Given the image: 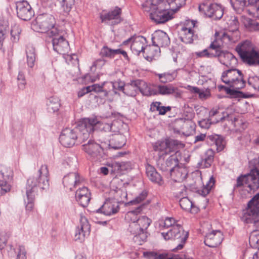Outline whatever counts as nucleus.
Masks as SVG:
<instances>
[{"label": "nucleus", "mask_w": 259, "mask_h": 259, "mask_svg": "<svg viewBox=\"0 0 259 259\" xmlns=\"http://www.w3.org/2000/svg\"><path fill=\"white\" fill-rule=\"evenodd\" d=\"M49 176L48 166L44 165H41L36 176L30 177L27 180L26 196L28 201L25 206L26 211H31L33 208L34 192L37 187L42 190H46L49 188Z\"/></svg>", "instance_id": "obj_1"}, {"label": "nucleus", "mask_w": 259, "mask_h": 259, "mask_svg": "<svg viewBox=\"0 0 259 259\" xmlns=\"http://www.w3.org/2000/svg\"><path fill=\"white\" fill-rule=\"evenodd\" d=\"M235 50L244 63L249 66L259 65V51L255 50L250 41L246 40L239 43Z\"/></svg>", "instance_id": "obj_2"}, {"label": "nucleus", "mask_w": 259, "mask_h": 259, "mask_svg": "<svg viewBox=\"0 0 259 259\" xmlns=\"http://www.w3.org/2000/svg\"><path fill=\"white\" fill-rule=\"evenodd\" d=\"M151 220L147 217H139L137 222L130 223L128 231L134 235L133 240L138 245H142L147 238V230L151 223Z\"/></svg>", "instance_id": "obj_3"}, {"label": "nucleus", "mask_w": 259, "mask_h": 259, "mask_svg": "<svg viewBox=\"0 0 259 259\" xmlns=\"http://www.w3.org/2000/svg\"><path fill=\"white\" fill-rule=\"evenodd\" d=\"M241 220L245 223L252 224L254 230H259V192L248 202Z\"/></svg>", "instance_id": "obj_4"}, {"label": "nucleus", "mask_w": 259, "mask_h": 259, "mask_svg": "<svg viewBox=\"0 0 259 259\" xmlns=\"http://www.w3.org/2000/svg\"><path fill=\"white\" fill-rule=\"evenodd\" d=\"M101 124L97 118H86L80 120L74 128L78 134V142H85L88 141L91 135L94 131V126Z\"/></svg>", "instance_id": "obj_5"}, {"label": "nucleus", "mask_w": 259, "mask_h": 259, "mask_svg": "<svg viewBox=\"0 0 259 259\" xmlns=\"http://www.w3.org/2000/svg\"><path fill=\"white\" fill-rule=\"evenodd\" d=\"M221 79L225 83L236 90L243 88L246 83L242 72L236 68L228 69L224 71Z\"/></svg>", "instance_id": "obj_6"}, {"label": "nucleus", "mask_w": 259, "mask_h": 259, "mask_svg": "<svg viewBox=\"0 0 259 259\" xmlns=\"http://www.w3.org/2000/svg\"><path fill=\"white\" fill-rule=\"evenodd\" d=\"M246 185L250 191H256L259 188V169L255 167L250 172L238 177L236 184L234 186V190Z\"/></svg>", "instance_id": "obj_7"}, {"label": "nucleus", "mask_w": 259, "mask_h": 259, "mask_svg": "<svg viewBox=\"0 0 259 259\" xmlns=\"http://www.w3.org/2000/svg\"><path fill=\"white\" fill-rule=\"evenodd\" d=\"M189 233L184 230L182 226L180 224H176L167 232L161 233V235L165 240H177L180 243L173 250L176 251L181 249L184 244L188 237Z\"/></svg>", "instance_id": "obj_8"}, {"label": "nucleus", "mask_w": 259, "mask_h": 259, "mask_svg": "<svg viewBox=\"0 0 259 259\" xmlns=\"http://www.w3.org/2000/svg\"><path fill=\"white\" fill-rule=\"evenodd\" d=\"M52 36V42L53 49L58 53L62 55H65L68 53L70 47L68 41L64 38L65 32L61 29L53 28L50 32Z\"/></svg>", "instance_id": "obj_9"}, {"label": "nucleus", "mask_w": 259, "mask_h": 259, "mask_svg": "<svg viewBox=\"0 0 259 259\" xmlns=\"http://www.w3.org/2000/svg\"><path fill=\"white\" fill-rule=\"evenodd\" d=\"M199 11L206 16L214 20L220 19L224 14V9L221 5L208 2L200 4Z\"/></svg>", "instance_id": "obj_10"}, {"label": "nucleus", "mask_w": 259, "mask_h": 259, "mask_svg": "<svg viewBox=\"0 0 259 259\" xmlns=\"http://www.w3.org/2000/svg\"><path fill=\"white\" fill-rule=\"evenodd\" d=\"M123 181L117 178H114L111 182L110 187L111 190V195H112L113 199L117 204L123 203L127 200V193L123 187Z\"/></svg>", "instance_id": "obj_11"}, {"label": "nucleus", "mask_w": 259, "mask_h": 259, "mask_svg": "<svg viewBox=\"0 0 259 259\" xmlns=\"http://www.w3.org/2000/svg\"><path fill=\"white\" fill-rule=\"evenodd\" d=\"M179 141L172 139H166L165 141H159L153 145V149L158 152L160 157L170 154L178 150Z\"/></svg>", "instance_id": "obj_12"}, {"label": "nucleus", "mask_w": 259, "mask_h": 259, "mask_svg": "<svg viewBox=\"0 0 259 259\" xmlns=\"http://www.w3.org/2000/svg\"><path fill=\"white\" fill-rule=\"evenodd\" d=\"M82 150L88 155L90 158L98 160L102 157L103 149L101 145L94 140L90 139L82 146Z\"/></svg>", "instance_id": "obj_13"}, {"label": "nucleus", "mask_w": 259, "mask_h": 259, "mask_svg": "<svg viewBox=\"0 0 259 259\" xmlns=\"http://www.w3.org/2000/svg\"><path fill=\"white\" fill-rule=\"evenodd\" d=\"M40 30L42 33H47L50 37L52 34L50 33L53 28L61 29L59 27L55 26V18L51 15L45 14L38 17L37 18Z\"/></svg>", "instance_id": "obj_14"}, {"label": "nucleus", "mask_w": 259, "mask_h": 259, "mask_svg": "<svg viewBox=\"0 0 259 259\" xmlns=\"http://www.w3.org/2000/svg\"><path fill=\"white\" fill-rule=\"evenodd\" d=\"M0 174L3 180H0V195H3L11 190V186L7 181L11 180L13 177V171L10 167L1 164L0 165Z\"/></svg>", "instance_id": "obj_15"}, {"label": "nucleus", "mask_w": 259, "mask_h": 259, "mask_svg": "<svg viewBox=\"0 0 259 259\" xmlns=\"http://www.w3.org/2000/svg\"><path fill=\"white\" fill-rule=\"evenodd\" d=\"M18 17L24 21L30 20L34 13L31 6L26 1L17 2L16 3Z\"/></svg>", "instance_id": "obj_16"}, {"label": "nucleus", "mask_w": 259, "mask_h": 259, "mask_svg": "<svg viewBox=\"0 0 259 259\" xmlns=\"http://www.w3.org/2000/svg\"><path fill=\"white\" fill-rule=\"evenodd\" d=\"M60 143L64 147H69L73 146L76 141H78V134L75 129L66 128L63 130L60 136Z\"/></svg>", "instance_id": "obj_17"}, {"label": "nucleus", "mask_w": 259, "mask_h": 259, "mask_svg": "<svg viewBox=\"0 0 259 259\" xmlns=\"http://www.w3.org/2000/svg\"><path fill=\"white\" fill-rule=\"evenodd\" d=\"M209 115L210 120H211L213 124L224 120L232 121L235 123L238 120L237 118H233L232 115L229 114L227 112L224 111L223 109L220 108H212L209 111Z\"/></svg>", "instance_id": "obj_18"}, {"label": "nucleus", "mask_w": 259, "mask_h": 259, "mask_svg": "<svg viewBox=\"0 0 259 259\" xmlns=\"http://www.w3.org/2000/svg\"><path fill=\"white\" fill-rule=\"evenodd\" d=\"M121 14V9L118 7H116L113 10H111L107 13L101 14L100 19L102 22L113 20L112 24L116 25L122 21Z\"/></svg>", "instance_id": "obj_19"}, {"label": "nucleus", "mask_w": 259, "mask_h": 259, "mask_svg": "<svg viewBox=\"0 0 259 259\" xmlns=\"http://www.w3.org/2000/svg\"><path fill=\"white\" fill-rule=\"evenodd\" d=\"M188 171L186 167L183 165H178L175 168L171 169L170 175L173 180L178 182L182 188V190L185 188V186L181 184L187 177Z\"/></svg>", "instance_id": "obj_20"}, {"label": "nucleus", "mask_w": 259, "mask_h": 259, "mask_svg": "<svg viewBox=\"0 0 259 259\" xmlns=\"http://www.w3.org/2000/svg\"><path fill=\"white\" fill-rule=\"evenodd\" d=\"M62 182L64 187L70 191H72L76 186L80 184L81 181L79 174L74 172H70L65 176Z\"/></svg>", "instance_id": "obj_21"}, {"label": "nucleus", "mask_w": 259, "mask_h": 259, "mask_svg": "<svg viewBox=\"0 0 259 259\" xmlns=\"http://www.w3.org/2000/svg\"><path fill=\"white\" fill-rule=\"evenodd\" d=\"M90 233V225L85 217H81L80 219V226L76 229L75 240H82Z\"/></svg>", "instance_id": "obj_22"}, {"label": "nucleus", "mask_w": 259, "mask_h": 259, "mask_svg": "<svg viewBox=\"0 0 259 259\" xmlns=\"http://www.w3.org/2000/svg\"><path fill=\"white\" fill-rule=\"evenodd\" d=\"M152 44L156 46L159 50V47H165L170 44V39L167 34L163 31H156L152 37Z\"/></svg>", "instance_id": "obj_23"}, {"label": "nucleus", "mask_w": 259, "mask_h": 259, "mask_svg": "<svg viewBox=\"0 0 259 259\" xmlns=\"http://www.w3.org/2000/svg\"><path fill=\"white\" fill-rule=\"evenodd\" d=\"M223 240L222 234L220 231H213L208 233L205 238L204 243L210 247H216Z\"/></svg>", "instance_id": "obj_24"}, {"label": "nucleus", "mask_w": 259, "mask_h": 259, "mask_svg": "<svg viewBox=\"0 0 259 259\" xmlns=\"http://www.w3.org/2000/svg\"><path fill=\"white\" fill-rule=\"evenodd\" d=\"M142 84H144V81L141 79L131 80L130 82L125 83L123 93L128 96H136Z\"/></svg>", "instance_id": "obj_25"}, {"label": "nucleus", "mask_w": 259, "mask_h": 259, "mask_svg": "<svg viewBox=\"0 0 259 259\" xmlns=\"http://www.w3.org/2000/svg\"><path fill=\"white\" fill-rule=\"evenodd\" d=\"M180 157V153L178 150L171 153L169 157L166 160L164 163L161 164V170L163 171L169 170L170 172L171 169L175 168L179 165Z\"/></svg>", "instance_id": "obj_26"}, {"label": "nucleus", "mask_w": 259, "mask_h": 259, "mask_svg": "<svg viewBox=\"0 0 259 259\" xmlns=\"http://www.w3.org/2000/svg\"><path fill=\"white\" fill-rule=\"evenodd\" d=\"M119 210V205L115 202L106 200L102 206L96 210L97 213H102L106 215H111L116 213Z\"/></svg>", "instance_id": "obj_27"}, {"label": "nucleus", "mask_w": 259, "mask_h": 259, "mask_svg": "<svg viewBox=\"0 0 259 259\" xmlns=\"http://www.w3.org/2000/svg\"><path fill=\"white\" fill-rule=\"evenodd\" d=\"M197 36L194 35V31L191 28L183 27L179 32V38L186 44H192Z\"/></svg>", "instance_id": "obj_28"}, {"label": "nucleus", "mask_w": 259, "mask_h": 259, "mask_svg": "<svg viewBox=\"0 0 259 259\" xmlns=\"http://www.w3.org/2000/svg\"><path fill=\"white\" fill-rule=\"evenodd\" d=\"M146 173L147 177L151 182L159 185H161L163 183L162 177L152 165L147 164L146 165Z\"/></svg>", "instance_id": "obj_29"}, {"label": "nucleus", "mask_w": 259, "mask_h": 259, "mask_svg": "<svg viewBox=\"0 0 259 259\" xmlns=\"http://www.w3.org/2000/svg\"><path fill=\"white\" fill-rule=\"evenodd\" d=\"M214 159V151L211 149H208L204 155L201 157V160L197 165L199 168H207L211 166Z\"/></svg>", "instance_id": "obj_30"}, {"label": "nucleus", "mask_w": 259, "mask_h": 259, "mask_svg": "<svg viewBox=\"0 0 259 259\" xmlns=\"http://www.w3.org/2000/svg\"><path fill=\"white\" fill-rule=\"evenodd\" d=\"M133 165L130 161H116L112 163V172H123L132 168Z\"/></svg>", "instance_id": "obj_31"}, {"label": "nucleus", "mask_w": 259, "mask_h": 259, "mask_svg": "<svg viewBox=\"0 0 259 259\" xmlns=\"http://www.w3.org/2000/svg\"><path fill=\"white\" fill-rule=\"evenodd\" d=\"M109 143V146L112 149H120L125 144V138L122 135L115 134L110 140Z\"/></svg>", "instance_id": "obj_32"}, {"label": "nucleus", "mask_w": 259, "mask_h": 259, "mask_svg": "<svg viewBox=\"0 0 259 259\" xmlns=\"http://www.w3.org/2000/svg\"><path fill=\"white\" fill-rule=\"evenodd\" d=\"M159 82L162 83H166L174 80L177 76V70L171 72H164L161 73H155Z\"/></svg>", "instance_id": "obj_33"}, {"label": "nucleus", "mask_w": 259, "mask_h": 259, "mask_svg": "<svg viewBox=\"0 0 259 259\" xmlns=\"http://www.w3.org/2000/svg\"><path fill=\"white\" fill-rule=\"evenodd\" d=\"M173 12L169 11H163L160 16L154 13L152 15V20L156 24L164 23L172 18Z\"/></svg>", "instance_id": "obj_34"}, {"label": "nucleus", "mask_w": 259, "mask_h": 259, "mask_svg": "<svg viewBox=\"0 0 259 259\" xmlns=\"http://www.w3.org/2000/svg\"><path fill=\"white\" fill-rule=\"evenodd\" d=\"M146 40V38L143 36L135 40L131 46L133 52L138 55L141 52L145 53V47L144 42Z\"/></svg>", "instance_id": "obj_35"}, {"label": "nucleus", "mask_w": 259, "mask_h": 259, "mask_svg": "<svg viewBox=\"0 0 259 259\" xmlns=\"http://www.w3.org/2000/svg\"><path fill=\"white\" fill-rule=\"evenodd\" d=\"M223 56L226 60H223L222 58H220V62L229 69L235 68V66L237 63V60L234 55L231 53L226 52L224 53Z\"/></svg>", "instance_id": "obj_36"}, {"label": "nucleus", "mask_w": 259, "mask_h": 259, "mask_svg": "<svg viewBox=\"0 0 259 259\" xmlns=\"http://www.w3.org/2000/svg\"><path fill=\"white\" fill-rule=\"evenodd\" d=\"M26 54L27 65L30 68H33L36 63V59L35 48L32 46H27L26 49Z\"/></svg>", "instance_id": "obj_37"}, {"label": "nucleus", "mask_w": 259, "mask_h": 259, "mask_svg": "<svg viewBox=\"0 0 259 259\" xmlns=\"http://www.w3.org/2000/svg\"><path fill=\"white\" fill-rule=\"evenodd\" d=\"M47 110L50 113L57 112L60 107V100L57 97H51L47 101Z\"/></svg>", "instance_id": "obj_38"}, {"label": "nucleus", "mask_w": 259, "mask_h": 259, "mask_svg": "<svg viewBox=\"0 0 259 259\" xmlns=\"http://www.w3.org/2000/svg\"><path fill=\"white\" fill-rule=\"evenodd\" d=\"M178 90L177 88L174 87L172 84L168 85H156L157 95H168L174 94Z\"/></svg>", "instance_id": "obj_39"}, {"label": "nucleus", "mask_w": 259, "mask_h": 259, "mask_svg": "<svg viewBox=\"0 0 259 259\" xmlns=\"http://www.w3.org/2000/svg\"><path fill=\"white\" fill-rule=\"evenodd\" d=\"M144 207V204H141L135 209L128 211L125 215V219L128 222H131V223L137 222L139 218L138 215L142 210Z\"/></svg>", "instance_id": "obj_40"}, {"label": "nucleus", "mask_w": 259, "mask_h": 259, "mask_svg": "<svg viewBox=\"0 0 259 259\" xmlns=\"http://www.w3.org/2000/svg\"><path fill=\"white\" fill-rule=\"evenodd\" d=\"M179 203L181 208L186 211H191L192 212L197 211L198 208L195 207L193 203L187 197L181 198Z\"/></svg>", "instance_id": "obj_41"}, {"label": "nucleus", "mask_w": 259, "mask_h": 259, "mask_svg": "<svg viewBox=\"0 0 259 259\" xmlns=\"http://www.w3.org/2000/svg\"><path fill=\"white\" fill-rule=\"evenodd\" d=\"M144 256L148 259H176L166 253L158 254L154 251H147L143 253Z\"/></svg>", "instance_id": "obj_42"}, {"label": "nucleus", "mask_w": 259, "mask_h": 259, "mask_svg": "<svg viewBox=\"0 0 259 259\" xmlns=\"http://www.w3.org/2000/svg\"><path fill=\"white\" fill-rule=\"evenodd\" d=\"M166 2V1L164 0H152L150 9L154 10L169 11L170 7L168 5Z\"/></svg>", "instance_id": "obj_43"}, {"label": "nucleus", "mask_w": 259, "mask_h": 259, "mask_svg": "<svg viewBox=\"0 0 259 259\" xmlns=\"http://www.w3.org/2000/svg\"><path fill=\"white\" fill-rule=\"evenodd\" d=\"M150 110L152 111H158L160 115H164L167 111L171 110V107L170 106H161V102H155L151 104Z\"/></svg>", "instance_id": "obj_44"}, {"label": "nucleus", "mask_w": 259, "mask_h": 259, "mask_svg": "<svg viewBox=\"0 0 259 259\" xmlns=\"http://www.w3.org/2000/svg\"><path fill=\"white\" fill-rule=\"evenodd\" d=\"M139 91L144 96H151L157 95L156 91V86L151 87L147 85L144 81V84H142L139 88Z\"/></svg>", "instance_id": "obj_45"}, {"label": "nucleus", "mask_w": 259, "mask_h": 259, "mask_svg": "<svg viewBox=\"0 0 259 259\" xmlns=\"http://www.w3.org/2000/svg\"><path fill=\"white\" fill-rule=\"evenodd\" d=\"M208 53L215 55L213 58L221 57L224 54V51L221 50V46L217 41H213L208 48Z\"/></svg>", "instance_id": "obj_46"}, {"label": "nucleus", "mask_w": 259, "mask_h": 259, "mask_svg": "<svg viewBox=\"0 0 259 259\" xmlns=\"http://www.w3.org/2000/svg\"><path fill=\"white\" fill-rule=\"evenodd\" d=\"M177 221L173 218L167 217L164 220L159 221L158 222V228L162 230L165 228H173L177 224Z\"/></svg>", "instance_id": "obj_47"}, {"label": "nucleus", "mask_w": 259, "mask_h": 259, "mask_svg": "<svg viewBox=\"0 0 259 259\" xmlns=\"http://www.w3.org/2000/svg\"><path fill=\"white\" fill-rule=\"evenodd\" d=\"M215 179L213 177L210 178L209 181L207 183L205 186L201 189L198 190V193L203 197H205L209 194L212 188L214 186Z\"/></svg>", "instance_id": "obj_48"}, {"label": "nucleus", "mask_w": 259, "mask_h": 259, "mask_svg": "<svg viewBox=\"0 0 259 259\" xmlns=\"http://www.w3.org/2000/svg\"><path fill=\"white\" fill-rule=\"evenodd\" d=\"M100 55L102 58L112 59L116 55V49H111L107 46H104L100 51Z\"/></svg>", "instance_id": "obj_49"}, {"label": "nucleus", "mask_w": 259, "mask_h": 259, "mask_svg": "<svg viewBox=\"0 0 259 259\" xmlns=\"http://www.w3.org/2000/svg\"><path fill=\"white\" fill-rule=\"evenodd\" d=\"M230 3L234 10L240 13L246 6L247 1V0H230Z\"/></svg>", "instance_id": "obj_50"}, {"label": "nucleus", "mask_w": 259, "mask_h": 259, "mask_svg": "<svg viewBox=\"0 0 259 259\" xmlns=\"http://www.w3.org/2000/svg\"><path fill=\"white\" fill-rule=\"evenodd\" d=\"M105 84V82H104L100 84H94L91 86H89L90 91H94L98 93H102L103 97H107L108 95V92L103 89L104 86Z\"/></svg>", "instance_id": "obj_51"}, {"label": "nucleus", "mask_w": 259, "mask_h": 259, "mask_svg": "<svg viewBox=\"0 0 259 259\" xmlns=\"http://www.w3.org/2000/svg\"><path fill=\"white\" fill-rule=\"evenodd\" d=\"M61 8L66 13H69L74 4V0H60Z\"/></svg>", "instance_id": "obj_52"}, {"label": "nucleus", "mask_w": 259, "mask_h": 259, "mask_svg": "<svg viewBox=\"0 0 259 259\" xmlns=\"http://www.w3.org/2000/svg\"><path fill=\"white\" fill-rule=\"evenodd\" d=\"M245 26L248 28L256 30L259 28V24L255 20L246 18L243 21Z\"/></svg>", "instance_id": "obj_53"}, {"label": "nucleus", "mask_w": 259, "mask_h": 259, "mask_svg": "<svg viewBox=\"0 0 259 259\" xmlns=\"http://www.w3.org/2000/svg\"><path fill=\"white\" fill-rule=\"evenodd\" d=\"M248 83L255 90L259 91V76H252L248 78Z\"/></svg>", "instance_id": "obj_54"}, {"label": "nucleus", "mask_w": 259, "mask_h": 259, "mask_svg": "<svg viewBox=\"0 0 259 259\" xmlns=\"http://www.w3.org/2000/svg\"><path fill=\"white\" fill-rule=\"evenodd\" d=\"M20 34V28L16 25L12 27L11 31V39L13 42H17L19 39Z\"/></svg>", "instance_id": "obj_55"}, {"label": "nucleus", "mask_w": 259, "mask_h": 259, "mask_svg": "<svg viewBox=\"0 0 259 259\" xmlns=\"http://www.w3.org/2000/svg\"><path fill=\"white\" fill-rule=\"evenodd\" d=\"M214 143L217 147L218 151H221L224 148V141L223 139L218 135H215L212 138Z\"/></svg>", "instance_id": "obj_56"}, {"label": "nucleus", "mask_w": 259, "mask_h": 259, "mask_svg": "<svg viewBox=\"0 0 259 259\" xmlns=\"http://www.w3.org/2000/svg\"><path fill=\"white\" fill-rule=\"evenodd\" d=\"M17 79L19 81L18 87L21 90H24L26 83L24 73L22 71H19L17 76Z\"/></svg>", "instance_id": "obj_57"}, {"label": "nucleus", "mask_w": 259, "mask_h": 259, "mask_svg": "<svg viewBox=\"0 0 259 259\" xmlns=\"http://www.w3.org/2000/svg\"><path fill=\"white\" fill-rule=\"evenodd\" d=\"M75 197L76 200L78 202V203L83 207L88 206L91 200V195H86Z\"/></svg>", "instance_id": "obj_58"}, {"label": "nucleus", "mask_w": 259, "mask_h": 259, "mask_svg": "<svg viewBox=\"0 0 259 259\" xmlns=\"http://www.w3.org/2000/svg\"><path fill=\"white\" fill-rule=\"evenodd\" d=\"M112 88L113 90H114V92L116 93V90H118L119 91H121L123 93V89H124V86L125 83L122 81L120 79H118L117 81L111 82Z\"/></svg>", "instance_id": "obj_59"}, {"label": "nucleus", "mask_w": 259, "mask_h": 259, "mask_svg": "<svg viewBox=\"0 0 259 259\" xmlns=\"http://www.w3.org/2000/svg\"><path fill=\"white\" fill-rule=\"evenodd\" d=\"M64 55V58L68 63H72L73 64H78V59L77 56L75 54H67Z\"/></svg>", "instance_id": "obj_60"}, {"label": "nucleus", "mask_w": 259, "mask_h": 259, "mask_svg": "<svg viewBox=\"0 0 259 259\" xmlns=\"http://www.w3.org/2000/svg\"><path fill=\"white\" fill-rule=\"evenodd\" d=\"M155 46H146L145 48V51L150 56V57L157 55L158 53L157 48H155Z\"/></svg>", "instance_id": "obj_61"}, {"label": "nucleus", "mask_w": 259, "mask_h": 259, "mask_svg": "<svg viewBox=\"0 0 259 259\" xmlns=\"http://www.w3.org/2000/svg\"><path fill=\"white\" fill-rule=\"evenodd\" d=\"M147 196V193L146 191H143L134 200L131 201L128 203L131 204L139 203L145 199Z\"/></svg>", "instance_id": "obj_62"}, {"label": "nucleus", "mask_w": 259, "mask_h": 259, "mask_svg": "<svg viewBox=\"0 0 259 259\" xmlns=\"http://www.w3.org/2000/svg\"><path fill=\"white\" fill-rule=\"evenodd\" d=\"M196 55L198 57H206L208 58H212L215 55L212 53H208V49H206L202 51L196 52Z\"/></svg>", "instance_id": "obj_63"}, {"label": "nucleus", "mask_w": 259, "mask_h": 259, "mask_svg": "<svg viewBox=\"0 0 259 259\" xmlns=\"http://www.w3.org/2000/svg\"><path fill=\"white\" fill-rule=\"evenodd\" d=\"M211 124H213L209 117L207 119H203L198 121L199 125L203 128H208Z\"/></svg>", "instance_id": "obj_64"}]
</instances>
